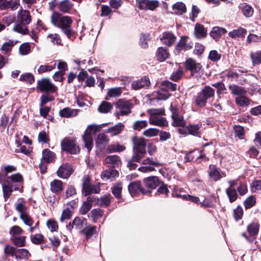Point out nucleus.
<instances>
[{
    "instance_id": "13",
    "label": "nucleus",
    "mask_w": 261,
    "mask_h": 261,
    "mask_svg": "<svg viewBox=\"0 0 261 261\" xmlns=\"http://www.w3.org/2000/svg\"><path fill=\"white\" fill-rule=\"evenodd\" d=\"M186 68L189 69L193 75L194 74H197L196 76L200 75L202 73L201 65L199 63H196L192 59H189L186 61Z\"/></svg>"
},
{
    "instance_id": "36",
    "label": "nucleus",
    "mask_w": 261,
    "mask_h": 261,
    "mask_svg": "<svg viewBox=\"0 0 261 261\" xmlns=\"http://www.w3.org/2000/svg\"><path fill=\"white\" fill-rule=\"evenodd\" d=\"M113 109L112 105L108 101H103L98 108V111L101 113H108Z\"/></svg>"
},
{
    "instance_id": "29",
    "label": "nucleus",
    "mask_w": 261,
    "mask_h": 261,
    "mask_svg": "<svg viewBox=\"0 0 261 261\" xmlns=\"http://www.w3.org/2000/svg\"><path fill=\"white\" fill-rule=\"evenodd\" d=\"M27 25L28 24L17 21L14 25L13 30L15 32L22 35L28 34L29 31Z\"/></svg>"
},
{
    "instance_id": "16",
    "label": "nucleus",
    "mask_w": 261,
    "mask_h": 261,
    "mask_svg": "<svg viewBox=\"0 0 261 261\" xmlns=\"http://www.w3.org/2000/svg\"><path fill=\"white\" fill-rule=\"evenodd\" d=\"M104 163L107 166L112 168L118 167L121 164L120 158L116 155L108 156L105 159Z\"/></svg>"
},
{
    "instance_id": "50",
    "label": "nucleus",
    "mask_w": 261,
    "mask_h": 261,
    "mask_svg": "<svg viewBox=\"0 0 261 261\" xmlns=\"http://www.w3.org/2000/svg\"><path fill=\"white\" fill-rule=\"evenodd\" d=\"M147 121L146 120H137L134 123L133 128L136 130H140L147 127Z\"/></svg>"
},
{
    "instance_id": "34",
    "label": "nucleus",
    "mask_w": 261,
    "mask_h": 261,
    "mask_svg": "<svg viewBox=\"0 0 261 261\" xmlns=\"http://www.w3.org/2000/svg\"><path fill=\"white\" fill-rule=\"evenodd\" d=\"M92 198L88 197L87 201L84 202L80 208V213L82 215L86 214L92 206Z\"/></svg>"
},
{
    "instance_id": "41",
    "label": "nucleus",
    "mask_w": 261,
    "mask_h": 261,
    "mask_svg": "<svg viewBox=\"0 0 261 261\" xmlns=\"http://www.w3.org/2000/svg\"><path fill=\"white\" fill-rule=\"evenodd\" d=\"M259 224L257 223H252L247 227V230L250 237L256 236L259 231Z\"/></svg>"
},
{
    "instance_id": "22",
    "label": "nucleus",
    "mask_w": 261,
    "mask_h": 261,
    "mask_svg": "<svg viewBox=\"0 0 261 261\" xmlns=\"http://www.w3.org/2000/svg\"><path fill=\"white\" fill-rule=\"evenodd\" d=\"M20 5L19 0H10L9 1H4L0 5V9L5 10L7 9H11L12 10H14L17 9L18 7Z\"/></svg>"
},
{
    "instance_id": "59",
    "label": "nucleus",
    "mask_w": 261,
    "mask_h": 261,
    "mask_svg": "<svg viewBox=\"0 0 261 261\" xmlns=\"http://www.w3.org/2000/svg\"><path fill=\"white\" fill-rule=\"evenodd\" d=\"M31 50V46L29 43H24L19 47V52L22 55L29 54Z\"/></svg>"
},
{
    "instance_id": "23",
    "label": "nucleus",
    "mask_w": 261,
    "mask_h": 261,
    "mask_svg": "<svg viewBox=\"0 0 261 261\" xmlns=\"http://www.w3.org/2000/svg\"><path fill=\"white\" fill-rule=\"evenodd\" d=\"M149 120L150 124L154 125L165 126L168 124L165 118L162 117V116H150Z\"/></svg>"
},
{
    "instance_id": "43",
    "label": "nucleus",
    "mask_w": 261,
    "mask_h": 261,
    "mask_svg": "<svg viewBox=\"0 0 261 261\" xmlns=\"http://www.w3.org/2000/svg\"><path fill=\"white\" fill-rule=\"evenodd\" d=\"M250 58L253 65L260 64L261 63V51L251 53Z\"/></svg>"
},
{
    "instance_id": "10",
    "label": "nucleus",
    "mask_w": 261,
    "mask_h": 261,
    "mask_svg": "<svg viewBox=\"0 0 261 261\" xmlns=\"http://www.w3.org/2000/svg\"><path fill=\"white\" fill-rule=\"evenodd\" d=\"M87 219L82 217H76L68 225H67V229L71 231L73 229L80 230L83 229L84 226L87 225Z\"/></svg>"
},
{
    "instance_id": "1",
    "label": "nucleus",
    "mask_w": 261,
    "mask_h": 261,
    "mask_svg": "<svg viewBox=\"0 0 261 261\" xmlns=\"http://www.w3.org/2000/svg\"><path fill=\"white\" fill-rule=\"evenodd\" d=\"M23 178L19 173L7 176L2 185L3 197L5 201L11 196L13 191L22 192Z\"/></svg>"
},
{
    "instance_id": "6",
    "label": "nucleus",
    "mask_w": 261,
    "mask_h": 261,
    "mask_svg": "<svg viewBox=\"0 0 261 261\" xmlns=\"http://www.w3.org/2000/svg\"><path fill=\"white\" fill-rule=\"evenodd\" d=\"M116 108L119 109V111L115 113V115L118 118L120 116H126L130 114L134 105L131 100L124 99H119L116 103Z\"/></svg>"
},
{
    "instance_id": "38",
    "label": "nucleus",
    "mask_w": 261,
    "mask_h": 261,
    "mask_svg": "<svg viewBox=\"0 0 261 261\" xmlns=\"http://www.w3.org/2000/svg\"><path fill=\"white\" fill-rule=\"evenodd\" d=\"M72 4L69 0H65L59 4V10L64 13L68 12L72 7Z\"/></svg>"
},
{
    "instance_id": "60",
    "label": "nucleus",
    "mask_w": 261,
    "mask_h": 261,
    "mask_svg": "<svg viewBox=\"0 0 261 261\" xmlns=\"http://www.w3.org/2000/svg\"><path fill=\"white\" fill-rule=\"evenodd\" d=\"M23 232V230L20 227L17 225H14L11 228L9 233L11 236V237H16V235L22 233Z\"/></svg>"
},
{
    "instance_id": "25",
    "label": "nucleus",
    "mask_w": 261,
    "mask_h": 261,
    "mask_svg": "<svg viewBox=\"0 0 261 261\" xmlns=\"http://www.w3.org/2000/svg\"><path fill=\"white\" fill-rule=\"evenodd\" d=\"M79 110L72 109L70 108H65L59 111V115L62 117L70 118L76 116Z\"/></svg>"
},
{
    "instance_id": "46",
    "label": "nucleus",
    "mask_w": 261,
    "mask_h": 261,
    "mask_svg": "<svg viewBox=\"0 0 261 261\" xmlns=\"http://www.w3.org/2000/svg\"><path fill=\"white\" fill-rule=\"evenodd\" d=\"M250 189L252 193H261V180H255L250 184Z\"/></svg>"
},
{
    "instance_id": "48",
    "label": "nucleus",
    "mask_w": 261,
    "mask_h": 261,
    "mask_svg": "<svg viewBox=\"0 0 261 261\" xmlns=\"http://www.w3.org/2000/svg\"><path fill=\"white\" fill-rule=\"evenodd\" d=\"M30 256L29 251L25 249H17L16 257L19 259H28Z\"/></svg>"
},
{
    "instance_id": "55",
    "label": "nucleus",
    "mask_w": 261,
    "mask_h": 261,
    "mask_svg": "<svg viewBox=\"0 0 261 261\" xmlns=\"http://www.w3.org/2000/svg\"><path fill=\"white\" fill-rule=\"evenodd\" d=\"M55 67L56 63H55L53 65H42L39 66V68L37 69V71L38 73L42 74L45 72L51 71L55 69Z\"/></svg>"
},
{
    "instance_id": "5",
    "label": "nucleus",
    "mask_w": 261,
    "mask_h": 261,
    "mask_svg": "<svg viewBox=\"0 0 261 261\" xmlns=\"http://www.w3.org/2000/svg\"><path fill=\"white\" fill-rule=\"evenodd\" d=\"M215 90L210 86H205L195 97V103L199 107H204L207 100L214 96Z\"/></svg>"
},
{
    "instance_id": "33",
    "label": "nucleus",
    "mask_w": 261,
    "mask_h": 261,
    "mask_svg": "<svg viewBox=\"0 0 261 261\" xmlns=\"http://www.w3.org/2000/svg\"><path fill=\"white\" fill-rule=\"evenodd\" d=\"M174 13L177 15H182L186 12V5L182 2H177L172 6Z\"/></svg>"
},
{
    "instance_id": "17",
    "label": "nucleus",
    "mask_w": 261,
    "mask_h": 261,
    "mask_svg": "<svg viewBox=\"0 0 261 261\" xmlns=\"http://www.w3.org/2000/svg\"><path fill=\"white\" fill-rule=\"evenodd\" d=\"M109 142V137L104 133L98 134L95 140L96 146L101 149L105 148Z\"/></svg>"
},
{
    "instance_id": "28",
    "label": "nucleus",
    "mask_w": 261,
    "mask_h": 261,
    "mask_svg": "<svg viewBox=\"0 0 261 261\" xmlns=\"http://www.w3.org/2000/svg\"><path fill=\"white\" fill-rule=\"evenodd\" d=\"M50 190L56 194L61 193L63 190V182L59 180L55 179L50 182Z\"/></svg>"
},
{
    "instance_id": "7",
    "label": "nucleus",
    "mask_w": 261,
    "mask_h": 261,
    "mask_svg": "<svg viewBox=\"0 0 261 261\" xmlns=\"http://www.w3.org/2000/svg\"><path fill=\"white\" fill-rule=\"evenodd\" d=\"M55 153L48 149H44L42 151V156L39 164L40 172L42 174L45 173L47 170V163L54 161Z\"/></svg>"
},
{
    "instance_id": "39",
    "label": "nucleus",
    "mask_w": 261,
    "mask_h": 261,
    "mask_svg": "<svg viewBox=\"0 0 261 261\" xmlns=\"http://www.w3.org/2000/svg\"><path fill=\"white\" fill-rule=\"evenodd\" d=\"M208 174L210 177L215 181L220 179L221 177L219 171L214 166H210Z\"/></svg>"
},
{
    "instance_id": "27",
    "label": "nucleus",
    "mask_w": 261,
    "mask_h": 261,
    "mask_svg": "<svg viewBox=\"0 0 261 261\" xmlns=\"http://www.w3.org/2000/svg\"><path fill=\"white\" fill-rule=\"evenodd\" d=\"M118 176L117 170L113 169H110L104 171L101 174V178L103 180H113L115 178Z\"/></svg>"
},
{
    "instance_id": "35",
    "label": "nucleus",
    "mask_w": 261,
    "mask_h": 261,
    "mask_svg": "<svg viewBox=\"0 0 261 261\" xmlns=\"http://www.w3.org/2000/svg\"><path fill=\"white\" fill-rule=\"evenodd\" d=\"M188 38L186 37H182L181 38L179 41L178 42L176 46V49L178 50L182 49L189 50L192 48V46L188 43Z\"/></svg>"
},
{
    "instance_id": "9",
    "label": "nucleus",
    "mask_w": 261,
    "mask_h": 261,
    "mask_svg": "<svg viewBox=\"0 0 261 261\" xmlns=\"http://www.w3.org/2000/svg\"><path fill=\"white\" fill-rule=\"evenodd\" d=\"M62 149L71 154H75L79 152L80 148L76 145L75 141L70 138H65L61 142Z\"/></svg>"
},
{
    "instance_id": "37",
    "label": "nucleus",
    "mask_w": 261,
    "mask_h": 261,
    "mask_svg": "<svg viewBox=\"0 0 261 261\" xmlns=\"http://www.w3.org/2000/svg\"><path fill=\"white\" fill-rule=\"evenodd\" d=\"M247 33V30L243 28H239L238 29L233 30L229 32L228 35L229 37L234 38L236 37H244Z\"/></svg>"
},
{
    "instance_id": "53",
    "label": "nucleus",
    "mask_w": 261,
    "mask_h": 261,
    "mask_svg": "<svg viewBox=\"0 0 261 261\" xmlns=\"http://www.w3.org/2000/svg\"><path fill=\"white\" fill-rule=\"evenodd\" d=\"M91 217L93 221L96 222L98 219L101 218L103 215V211L99 208H95L91 212Z\"/></svg>"
},
{
    "instance_id": "2",
    "label": "nucleus",
    "mask_w": 261,
    "mask_h": 261,
    "mask_svg": "<svg viewBox=\"0 0 261 261\" xmlns=\"http://www.w3.org/2000/svg\"><path fill=\"white\" fill-rule=\"evenodd\" d=\"M51 22L55 27L61 28L68 38L72 36L71 24L72 20L70 17L62 16L59 13L54 12L51 16Z\"/></svg>"
},
{
    "instance_id": "12",
    "label": "nucleus",
    "mask_w": 261,
    "mask_h": 261,
    "mask_svg": "<svg viewBox=\"0 0 261 261\" xmlns=\"http://www.w3.org/2000/svg\"><path fill=\"white\" fill-rule=\"evenodd\" d=\"M159 6V2L156 0H140L138 8L143 10L153 11Z\"/></svg>"
},
{
    "instance_id": "14",
    "label": "nucleus",
    "mask_w": 261,
    "mask_h": 261,
    "mask_svg": "<svg viewBox=\"0 0 261 261\" xmlns=\"http://www.w3.org/2000/svg\"><path fill=\"white\" fill-rule=\"evenodd\" d=\"M128 189L132 196H133L140 192L142 193L143 194L146 195L150 193V191L149 190L147 191L143 190L141 187V182L139 181L131 182L128 186Z\"/></svg>"
},
{
    "instance_id": "58",
    "label": "nucleus",
    "mask_w": 261,
    "mask_h": 261,
    "mask_svg": "<svg viewBox=\"0 0 261 261\" xmlns=\"http://www.w3.org/2000/svg\"><path fill=\"white\" fill-rule=\"evenodd\" d=\"M122 93L120 88H113L108 91V95L111 97H116L121 95Z\"/></svg>"
},
{
    "instance_id": "32",
    "label": "nucleus",
    "mask_w": 261,
    "mask_h": 261,
    "mask_svg": "<svg viewBox=\"0 0 261 261\" xmlns=\"http://www.w3.org/2000/svg\"><path fill=\"white\" fill-rule=\"evenodd\" d=\"M194 34L195 36L198 38L205 37L207 35L206 30L204 27L199 23H196L195 24Z\"/></svg>"
},
{
    "instance_id": "49",
    "label": "nucleus",
    "mask_w": 261,
    "mask_h": 261,
    "mask_svg": "<svg viewBox=\"0 0 261 261\" xmlns=\"http://www.w3.org/2000/svg\"><path fill=\"white\" fill-rule=\"evenodd\" d=\"M162 86L163 89L166 91H175L176 90L177 85L176 84L172 83L169 81H165L162 82Z\"/></svg>"
},
{
    "instance_id": "21",
    "label": "nucleus",
    "mask_w": 261,
    "mask_h": 261,
    "mask_svg": "<svg viewBox=\"0 0 261 261\" xmlns=\"http://www.w3.org/2000/svg\"><path fill=\"white\" fill-rule=\"evenodd\" d=\"M161 40L164 44L171 46L175 42L176 37L170 32H164L162 34Z\"/></svg>"
},
{
    "instance_id": "19",
    "label": "nucleus",
    "mask_w": 261,
    "mask_h": 261,
    "mask_svg": "<svg viewBox=\"0 0 261 261\" xmlns=\"http://www.w3.org/2000/svg\"><path fill=\"white\" fill-rule=\"evenodd\" d=\"M125 128L124 125L122 123H118L115 125L110 127L106 131V133L109 134L111 137L117 136L121 134Z\"/></svg>"
},
{
    "instance_id": "54",
    "label": "nucleus",
    "mask_w": 261,
    "mask_h": 261,
    "mask_svg": "<svg viewBox=\"0 0 261 261\" xmlns=\"http://www.w3.org/2000/svg\"><path fill=\"white\" fill-rule=\"evenodd\" d=\"M17 248L10 245H6L4 248V252L7 256H13L16 255Z\"/></svg>"
},
{
    "instance_id": "63",
    "label": "nucleus",
    "mask_w": 261,
    "mask_h": 261,
    "mask_svg": "<svg viewBox=\"0 0 261 261\" xmlns=\"http://www.w3.org/2000/svg\"><path fill=\"white\" fill-rule=\"evenodd\" d=\"M255 202V197L254 196H250L245 200L244 204L246 208H249L252 207Z\"/></svg>"
},
{
    "instance_id": "15",
    "label": "nucleus",
    "mask_w": 261,
    "mask_h": 261,
    "mask_svg": "<svg viewBox=\"0 0 261 261\" xmlns=\"http://www.w3.org/2000/svg\"><path fill=\"white\" fill-rule=\"evenodd\" d=\"M73 169L69 164H64L58 169L57 173L58 176L63 178H68L72 173Z\"/></svg>"
},
{
    "instance_id": "20",
    "label": "nucleus",
    "mask_w": 261,
    "mask_h": 261,
    "mask_svg": "<svg viewBox=\"0 0 261 261\" xmlns=\"http://www.w3.org/2000/svg\"><path fill=\"white\" fill-rule=\"evenodd\" d=\"M17 20L20 22L29 24L31 21L30 12L27 10H19L17 15Z\"/></svg>"
},
{
    "instance_id": "18",
    "label": "nucleus",
    "mask_w": 261,
    "mask_h": 261,
    "mask_svg": "<svg viewBox=\"0 0 261 261\" xmlns=\"http://www.w3.org/2000/svg\"><path fill=\"white\" fill-rule=\"evenodd\" d=\"M150 85V81L148 77H143L134 81L132 83V86L135 90H138L142 88H147Z\"/></svg>"
},
{
    "instance_id": "44",
    "label": "nucleus",
    "mask_w": 261,
    "mask_h": 261,
    "mask_svg": "<svg viewBox=\"0 0 261 261\" xmlns=\"http://www.w3.org/2000/svg\"><path fill=\"white\" fill-rule=\"evenodd\" d=\"M226 193L230 202H234L237 200L238 194L237 191L234 188H231V187L228 188L226 190Z\"/></svg>"
},
{
    "instance_id": "26",
    "label": "nucleus",
    "mask_w": 261,
    "mask_h": 261,
    "mask_svg": "<svg viewBox=\"0 0 261 261\" xmlns=\"http://www.w3.org/2000/svg\"><path fill=\"white\" fill-rule=\"evenodd\" d=\"M170 54L168 50L164 47H159L156 52L157 60L160 62H163L169 58Z\"/></svg>"
},
{
    "instance_id": "40",
    "label": "nucleus",
    "mask_w": 261,
    "mask_h": 261,
    "mask_svg": "<svg viewBox=\"0 0 261 261\" xmlns=\"http://www.w3.org/2000/svg\"><path fill=\"white\" fill-rule=\"evenodd\" d=\"M25 236L11 237V240L13 243L17 247H23L25 244Z\"/></svg>"
},
{
    "instance_id": "42",
    "label": "nucleus",
    "mask_w": 261,
    "mask_h": 261,
    "mask_svg": "<svg viewBox=\"0 0 261 261\" xmlns=\"http://www.w3.org/2000/svg\"><path fill=\"white\" fill-rule=\"evenodd\" d=\"M15 43L16 42L11 40L5 42L2 45L1 48V50L5 54H8L11 51L12 47L14 46Z\"/></svg>"
},
{
    "instance_id": "31",
    "label": "nucleus",
    "mask_w": 261,
    "mask_h": 261,
    "mask_svg": "<svg viewBox=\"0 0 261 261\" xmlns=\"http://www.w3.org/2000/svg\"><path fill=\"white\" fill-rule=\"evenodd\" d=\"M225 33H226V30L224 28L216 27L213 28L210 35L214 39L217 40Z\"/></svg>"
},
{
    "instance_id": "64",
    "label": "nucleus",
    "mask_w": 261,
    "mask_h": 261,
    "mask_svg": "<svg viewBox=\"0 0 261 261\" xmlns=\"http://www.w3.org/2000/svg\"><path fill=\"white\" fill-rule=\"evenodd\" d=\"M44 237L43 235L40 233H37L33 236H31V241L33 244H40L43 242Z\"/></svg>"
},
{
    "instance_id": "56",
    "label": "nucleus",
    "mask_w": 261,
    "mask_h": 261,
    "mask_svg": "<svg viewBox=\"0 0 261 261\" xmlns=\"http://www.w3.org/2000/svg\"><path fill=\"white\" fill-rule=\"evenodd\" d=\"M20 218L27 226H32L34 223L33 219L28 214H22L20 216Z\"/></svg>"
},
{
    "instance_id": "4",
    "label": "nucleus",
    "mask_w": 261,
    "mask_h": 261,
    "mask_svg": "<svg viewBox=\"0 0 261 261\" xmlns=\"http://www.w3.org/2000/svg\"><path fill=\"white\" fill-rule=\"evenodd\" d=\"M134 154L133 160L138 162L145 155L146 142L143 138L134 137L133 138Z\"/></svg>"
},
{
    "instance_id": "24",
    "label": "nucleus",
    "mask_w": 261,
    "mask_h": 261,
    "mask_svg": "<svg viewBox=\"0 0 261 261\" xmlns=\"http://www.w3.org/2000/svg\"><path fill=\"white\" fill-rule=\"evenodd\" d=\"M171 112L172 118L173 120V122L172 123L173 125L174 126H183L185 124V122L182 116L178 115L176 112V109L173 108H171Z\"/></svg>"
},
{
    "instance_id": "8",
    "label": "nucleus",
    "mask_w": 261,
    "mask_h": 261,
    "mask_svg": "<svg viewBox=\"0 0 261 261\" xmlns=\"http://www.w3.org/2000/svg\"><path fill=\"white\" fill-rule=\"evenodd\" d=\"M37 88L41 92L46 93H54L58 90L57 87L47 78L38 81Z\"/></svg>"
},
{
    "instance_id": "62",
    "label": "nucleus",
    "mask_w": 261,
    "mask_h": 261,
    "mask_svg": "<svg viewBox=\"0 0 261 261\" xmlns=\"http://www.w3.org/2000/svg\"><path fill=\"white\" fill-rule=\"evenodd\" d=\"M111 197L110 195H106L101 197L98 200L99 204L101 206L106 207L110 203Z\"/></svg>"
},
{
    "instance_id": "45",
    "label": "nucleus",
    "mask_w": 261,
    "mask_h": 261,
    "mask_svg": "<svg viewBox=\"0 0 261 261\" xmlns=\"http://www.w3.org/2000/svg\"><path fill=\"white\" fill-rule=\"evenodd\" d=\"M229 90L231 92L236 95H244L246 93L245 90L242 87L236 85H230Z\"/></svg>"
},
{
    "instance_id": "51",
    "label": "nucleus",
    "mask_w": 261,
    "mask_h": 261,
    "mask_svg": "<svg viewBox=\"0 0 261 261\" xmlns=\"http://www.w3.org/2000/svg\"><path fill=\"white\" fill-rule=\"evenodd\" d=\"M122 189V186L120 183L116 184L113 186L112 192L116 198H119L121 197Z\"/></svg>"
},
{
    "instance_id": "61",
    "label": "nucleus",
    "mask_w": 261,
    "mask_h": 261,
    "mask_svg": "<svg viewBox=\"0 0 261 261\" xmlns=\"http://www.w3.org/2000/svg\"><path fill=\"white\" fill-rule=\"evenodd\" d=\"M159 130L154 128H150L144 130L143 133V135L147 137H152L158 135Z\"/></svg>"
},
{
    "instance_id": "52",
    "label": "nucleus",
    "mask_w": 261,
    "mask_h": 261,
    "mask_svg": "<svg viewBox=\"0 0 261 261\" xmlns=\"http://www.w3.org/2000/svg\"><path fill=\"white\" fill-rule=\"evenodd\" d=\"M236 103L241 106L244 107L248 106L250 103V100L244 96H240L236 98Z\"/></svg>"
},
{
    "instance_id": "57",
    "label": "nucleus",
    "mask_w": 261,
    "mask_h": 261,
    "mask_svg": "<svg viewBox=\"0 0 261 261\" xmlns=\"http://www.w3.org/2000/svg\"><path fill=\"white\" fill-rule=\"evenodd\" d=\"M235 137H238L240 139H243L244 138V127L240 125H235L234 126Z\"/></svg>"
},
{
    "instance_id": "47",
    "label": "nucleus",
    "mask_w": 261,
    "mask_h": 261,
    "mask_svg": "<svg viewBox=\"0 0 261 261\" xmlns=\"http://www.w3.org/2000/svg\"><path fill=\"white\" fill-rule=\"evenodd\" d=\"M96 232V226H90L84 227L80 231L81 233L85 234L87 238H89L92 236Z\"/></svg>"
},
{
    "instance_id": "11",
    "label": "nucleus",
    "mask_w": 261,
    "mask_h": 261,
    "mask_svg": "<svg viewBox=\"0 0 261 261\" xmlns=\"http://www.w3.org/2000/svg\"><path fill=\"white\" fill-rule=\"evenodd\" d=\"M100 192L99 187L92 186L90 183V178L85 177L83 179L82 192L85 196H88L90 194L98 193Z\"/></svg>"
},
{
    "instance_id": "30",
    "label": "nucleus",
    "mask_w": 261,
    "mask_h": 261,
    "mask_svg": "<svg viewBox=\"0 0 261 261\" xmlns=\"http://www.w3.org/2000/svg\"><path fill=\"white\" fill-rule=\"evenodd\" d=\"M146 186L150 189H155L159 185V179L156 176L149 177L144 180Z\"/></svg>"
},
{
    "instance_id": "3",
    "label": "nucleus",
    "mask_w": 261,
    "mask_h": 261,
    "mask_svg": "<svg viewBox=\"0 0 261 261\" xmlns=\"http://www.w3.org/2000/svg\"><path fill=\"white\" fill-rule=\"evenodd\" d=\"M108 123L101 124H93L89 125L82 136L83 140L85 144V147L90 151L93 146V134L100 132L101 129Z\"/></svg>"
}]
</instances>
